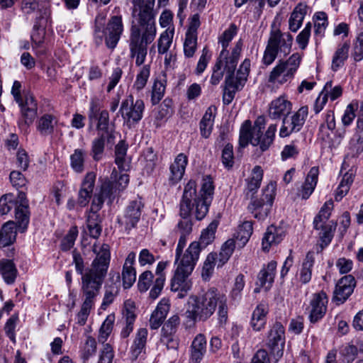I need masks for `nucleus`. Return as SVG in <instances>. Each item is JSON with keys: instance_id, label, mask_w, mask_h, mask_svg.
Returning a JSON list of instances; mask_svg holds the SVG:
<instances>
[{"instance_id": "b1692460", "label": "nucleus", "mask_w": 363, "mask_h": 363, "mask_svg": "<svg viewBox=\"0 0 363 363\" xmlns=\"http://www.w3.org/2000/svg\"><path fill=\"white\" fill-rule=\"evenodd\" d=\"M135 319V308L133 302L130 301H125L123 311V326L120 333L121 338L125 339L129 337L133 330Z\"/></svg>"}, {"instance_id": "aec40b11", "label": "nucleus", "mask_w": 363, "mask_h": 363, "mask_svg": "<svg viewBox=\"0 0 363 363\" xmlns=\"http://www.w3.org/2000/svg\"><path fill=\"white\" fill-rule=\"evenodd\" d=\"M355 286L356 281L353 276H344L336 284L333 300L338 303H343L352 294Z\"/></svg>"}, {"instance_id": "393cba45", "label": "nucleus", "mask_w": 363, "mask_h": 363, "mask_svg": "<svg viewBox=\"0 0 363 363\" xmlns=\"http://www.w3.org/2000/svg\"><path fill=\"white\" fill-rule=\"evenodd\" d=\"M319 169L313 167L309 170L304 182L298 190L297 196L303 200L308 199L314 191L318 179Z\"/></svg>"}, {"instance_id": "f257e3e1", "label": "nucleus", "mask_w": 363, "mask_h": 363, "mask_svg": "<svg viewBox=\"0 0 363 363\" xmlns=\"http://www.w3.org/2000/svg\"><path fill=\"white\" fill-rule=\"evenodd\" d=\"M214 191L213 179L210 176L203 177L199 194L196 192V183L190 179L184 186L180 202V216L182 219L177 228L180 235H189L192 223L189 218L194 214L197 220H202L207 214Z\"/></svg>"}, {"instance_id": "f704fd0d", "label": "nucleus", "mask_w": 363, "mask_h": 363, "mask_svg": "<svg viewBox=\"0 0 363 363\" xmlns=\"http://www.w3.org/2000/svg\"><path fill=\"white\" fill-rule=\"evenodd\" d=\"M0 275L9 285L13 284L18 275L16 264L11 259H2L0 261Z\"/></svg>"}, {"instance_id": "e433bc0d", "label": "nucleus", "mask_w": 363, "mask_h": 363, "mask_svg": "<svg viewBox=\"0 0 363 363\" xmlns=\"http://www.w3.org/2000/svg\"><path fill=\"white\" fill-rule=\"evenodd\" d=\"M99 107L96 101H92L90 105L89 118L91 121L93 118L98 119L97 130H104L109 126V115L107 111L104 110L100 112L98 117Z\"/></svg>"}, {"instance_id": "bb28decb", "label": "nucleus", "mask_w": 363, "mask_h": 363, "mask_svg": "<svg viewBox=\"0 0 363 363\" xmlns=\"http://www.w3.org/2000/svg\"><path fill=\"white\" fill-rule=\"evenodd\" d=\"M269 313V306L265 301L260 302L252 312L250 325L254 330L259 331L263 329L267 323V315Z\"/></svg>"}, {"instance_id": "09e8293b", "label": "nucleus", "mask_w": 363, "mask_h": 363, "mask_svg": "<svg viewBox=\"0 0 363 363\" xmlns=\"http://www.w3.org/2000/svg\"><path fill=\"white\" fill-rule=\"evenodd\" d=\"M250 70V60L249 59H245L242 63L240 65L236 76L234 74H227L226 77L228 78H233L234 82L238 84L244 86L247 77Z\"/></svg>"}, {"instance_id": "ddd939ff", "label": "nucleus", "mask_w": 363, "mask_h": 363, "mask_svg": "<svg viewBox=\"0 0 363 363\" xmlns=\"http://www.w3.org/2000/svg\"><path fill=\"white\" fill-rule=\"evenodd\" d=\"M308 113V108L307 106L301 107L290 118H284L283 119L282 125L280 128L279 136L285 138L289 136L293 133H297L301 130Z\"/></svg>"}, {"instance_id": "a878e982", "label": "nucleus", "mask_w": 363, "mask_h": 363, "mask_svg": "<svg viewBox=\"0 0 363 363\" xmlns=\"http://www.w3.org/2000/svg\"><path fill=\"white\" fill-rule=\"evenodd\" d=\"M286 233L283 228L274 225L269 226L262 238V248L268 251L273 245H277L281 242Z\"/></svg>"}, {"instance_id": "7ed1b4c3", "label": "nucleus", "mask_w": 363, "mask_h": 363, "mask_svg": "<svg viewBox=\"0 0 363 363\" xmlns=\"http://www.w3.org/2000/svg\"><path fill=\"white\" fill-rule=\"evenodd\" d=\"M218 307L220 323H225L228 318V304L225 294L216 288H211L201 295H191L187 302L186 318L193 322L207 320Z\"/></svg>"}, {"instance_id": "9d476101", "label": "nucleus", "mask_w": 363, "mask_h": 363, "mask_svg": "<svg viewBox=\"0 0 363 363\" xmlns=\"http://www.w3.org/2000/svg\"><path fill=\"white\" fill-rule=\"evenodd\" d=\"M276 195V183L269 182L262 190L260 199L252 200L248 210L258 220H264L268 216Z\"/></svg>"}, {"instance_id": "6e6552de", "label": "nucleus", "mask_w": 363, "mask_h": 363, "mask_svg": "<svg viewBox=\"0 0 363 363\" xmlns=\"http://www.w3.org/2000/svg\"><path fill=\"white\" fill-rule=\"evenodd\" d=\"M276 131L277 125H270L264 136H257L252 129L251 122L247 120L244 122L240 130V145L245 147L250 143L254 146L259 145L260 150L264 152L273 143Z\"/></svg>"}, {"instance_id": "c756f323", "label": "nucleus", "mask_w": 363, "mask_h": 363, "mask_svg": "<svg viewBox=\"0 0 363 363\" xmlns=\"http://www.w3.org/2000/svg\"><path fill=\"white\" fill-rule=\"evenodd\" d=\"M291 111V103L285 97L280 96L271 102L269 116L273 119H277L286 116Z\"/></svg>"}, {"instance_id": "37998d69", "label": "nucleus", "mask_w": 363, "mask_h": 363, "mask_svg": "<svg viewBox=\"0 0 363 363\" xmlns=\"http://www.w3.org/2000/svg\"><path fill=\"white\" fill-rule=\"evenodd\" d=\"M57 123L55 118L50 114H45L37 122V130L42 135H49L54 131Z\"/></svg>"}, {"instance_id": "13d9d810", "label": "nucleus", "mask_w": 363, "mask_h": 363, "mask_svg": "<svg viewBox=\"0 0 363 363\" xmlns=\"http://www.w3.org/2000/svg\"><path fill=\"white\" fill-rule=\"evenodd\" d=\"M216 228L217 225L211 223L207 228L202 231L199 241L197 242V243L201 246V250L205 248L213 240Z\"/></svg>"}, {"instance_id": "864d4df0", "label": "nucleus", "mask_w": 363, "mask_h": 363, "mask_svg": "<svg viewBox=\"0 0 363 363\" xmlns=\"http://www.w3.org/2000/svg\"><path fill=\"white\" fill-rule=\"evenodd\" d=\"M114 321L115 315L113 314H110L106 317L99 330V335L98 337L99 342L104 344L107 340L108 336L112 332Z\"/></svg>"}, {"instance_id": "6ab92c4d", "label": "nucleus", "mask_w": 363, "mask_h": 363, "mask_svg": "<svg viewBox=\"0 0 363 363\" xmlns=\"http://www.w3.org/2000/svg\"><path fill=\"white\" fill-rule=\"evenodd\" d=\"M191 274V272H186V271L176 267L171 280V290L179 292L177 296L179 298L186 296L191 289L192 282L189 278Z\"/></svg>"}, {"instance_id": "8fccbe9b", "label": "nucleus", "mask_w": 363, "mask_h": 363, "mask_svg": "<svg viewBox=\"0 0 363 363\" xmlns=\"http://www.w3.org/2000/svg\"><path fill=\"white\" fill-rule=\"evenodd\" d=\"M96 352V341L91 337L87 336L84 342L80 347V356L81 358L86 362L91 357L94 356Z\"/></svg>"}, {"instance_id": "a18cd8bd", "label": "nucleus", "mask_w": 363, "mask_h": 363, "mask_svg": "<svg viewBox=\"0 0 363 363\" xmlns=\"http://www.w3.org/2000/svg\"><path fill=\"white\" fill-rule=\"evenodd\" d=\"M233 80V78L225 77V86L223 94V103L225 105H229L235 98V93L243 87Z\"/></svg>"}, {"instance_id": "4468645a", "label": "nucleus", "mask_w": 363, "mask_h": 363, "mask_svg": "<svg viewBox=\"0 0 363 363\" xmlns=\"http://www.w3.org/2000/svg\"><path fill=\"white\" fill-rule=\"evenodd\" d=\"M285 343L284 328L279 322H276L268 332L267 345L271 352L281 357Z\"/></svg>"}, {"instance_id": "423d86ee", "label": "nucleus", "mask_w": 363, "mask_h": 363, "mask_svg": "<svg viewBox=\"0 0 363 363\" xmlns=\"http://www.w3.org/2000/svg\"><path fill=\"white\" fill-rule=\"evenodd\" d=\"M293 37L289 33H282L279 29L272 30L264 52L262 62L266 66L272 65L279 54L289 55L291 50Z\"/></svg>"}, {"instance_id": "a211bd4d", "label": "nucleus", "mask_w": 363, "mask_h": 363, "mask_svg": "<svg viewBox=\"0 0 363 363\" xmlns=\"http://www.w3.org/2000/svg\"><path fill=\"white\" fill-rule=\"evenodd\" d=\"M242 48V42L239 40L233 47L231 52L228 50H222L217 62H220V65H224V69L227 72V74H234L239 60Z\"/></svg>"}, {"instance_id": "c03bdc74", "label": "nucleus", "mask_w": 363, "mask_h": 363, "mask_svg": "<svg viewBox=\"0 0 363 363\" xmlns=\"http://www.w3.org/2000/svg\"><path fill=\"white\" fill-rule=\"evenodd\" d=\"M127 150L128 145L123 140H121L115 147V162L118 169L121 171L129 169L130 165L125 159Z\"/></svg>"}, {"instance_id": "f3484780", "label": "nucleus", "mask_w": 363, "mask_h": 363, "mask_svg": "<svg viewBox=\"0 0 363 363\" xmlns=\"http://www.w3.org/2000/svg\"><path fill=\"white\" fill-rule=\"evenodd\" d=\"M328 299L323 291L314 294L308 308L311 323H315L321 320L326 311Z\"/></svg>"}, {"instance_id": "680f3d73", "label": "nucleus", "mask_w": 363, "mask_h": 363, "mask_svg": "<svg viewBox=\"0 0 363 363\" xmlns=\"http://www.w3.org/2000/svg\"><path fill=\"white\" fill-rule=\"evenodd\" d=\"M322 92L326 95L327 99L335 101L342 94V88L340 85L333 86L332 81L326 82Z\"/></svg>"}, {"instance_id": "603ef678", "label": "nucleus", "mask_w": 363, "mask_h": 363, "mask_svg": "<svg viewBox=\"0 0 363 363\" xmlns=\"http://www.w3.org/2000/svg\"><path fill=\"white\" fill-rule=\"evenodd\" d=\"M150 74V66L145 65L141 67L136 75L135 81L133 85V89L140 91L144 89Z\"/></svg>"}, {"instance_id": "bf43d9fd", "label": "nucleus", "mask_w": 363, "mask_h": 363, "mask_svg": "<svg viewBox=\"0 0 363 363\" xmlns=\"http://www.w3.org/2000/svg\"><path fill=\"white\" fill-rule=\"evenodd\" d=\"M118 286L116 284H111L106 286L104 299L101 306L103 310H106V308L113 302L116 296L118 294Z\"/></svg>"}, {"instance_id": "f8f14e48", "label": "nucleus", "mask_w": 363, "mask_h": 363, "mask_svg": "<svg viewBox=\"0 0 363 363\" xmlns=\"http://www.w3.org/2000/svg\"><path fill=\"white\" fill-rule=\"evenodd\" d=\"M201 252V246L196 241L192 242L184 253L182 252L177 257L175 254L174 264L177 268L183 269L186 272H193Z\"/></svg>"}, {"instance_id": "2eb2a0df", "label": "nucleus", "mask_w": 363, "mask_h": 363, "mask_svg": "<svg viewBox=\"0 0 363 363\" xmlns=\"http://www.w3.org/2000/svg\"><path fill=\"white\" fill-rule=\"evenodd\" d=\"M143 208V204L141 201H131L127 206L123 216L118 217V223L123 225L127 231L135 228L140 219Z\"/></svg>"}, {"instance_id": "1a4fd4ad", "label": "nucleus", "mask_w": 363, "mask_h": 363, "mask_svg": "<svg viewBox=\"0 0 363 363\" xmlns=\"http://www.w3.org/2000/svg\"><path fill=\"white\" fill-rule=\"evenodd\" d=\"M301 62L298 53L293 54L286 60H279L270 72L268 82L273 84L283 85L291 82L295 75Z\"/></svg>"}, {"instance_id": "dca6fc26", "label": "nucleus", "mask_w": 363, "mask_h": 363, "mask_svg": "<svg viewBox=\"0 0 363 363\" xmlns=\"http://www.w3.org/2000/svg\"><path fill=\"white\" fill-rule=\"evenodd\" d=\"M123 23L121 16H113L108 20L105 28V42L110 48H114L123 33Z\"/></svg>"}, {"instance_id": "9b49d317", "label": "nucleus", "mask_w": 363, "mask_h": 363, "mask_svg": "<svg viewBox=\"0 0 363 363\" xmlns=\"http://www.w3.org/2000/svg\"><path fill=\"white\" fill-rule=\"evenodd\" d=\"M145 110V104L142 99L134 101L132 95L124 99L121 105L119 112L125 123L131 126L138 123L143 118Z\"/></svg>"}, {"instance_id": "79ce46f5", "label": "nucleus", "mask_w": 363, "mask_h": 363, "mask_svg": "<svg viewBox=\"0 0 363 363\" xmlns=\"http://www.w3.org/2000/svg\"><path fill=\"white\" fill-rule=\"evenodd\" d=\"M16 237V223L13 221L6 223L0 231V242L3 246L12 244Z\"/></svg>"}, {"instance_id": "7c9ffc66", "label": "nucleus", "mask_w": 363, "mask_h": 363, "mask_svg": "<svg viewBox=\"0 0 363 363\" xmlns=\"http://www.w3.org/2000/svg\"><path fill=\"white\" fill-rule=\"evenodd\" d=\"M169 310V301L164 298L162 299L150 316L149 322L151 329L156 330L161 326L167 315Z\"/></svg>"}, {"instance_id": "4d7b16f0", "label": "nucleus", "mask_w": 363, "mask_h": 363, "mask_svg": "<svg viewBox=\"0 0 363 363\" xmlns=\"http://www.w3.org/2000/svg\"><path fill=\"white\" fill-rule=\"evenodd\" d=\"M86 152L83 150L77 149L70 156L71 167L76 172H82L84 170Z\"/></svg>"}, {"instance_id": "ea45409f", "label": "nucleus", "mask_w": 363, "mask_h": 363, "mask_svg": "<svg viewBox=\"0 0 363 363\" xmlns=\"http://www.w3.org/2000/svg\"><path fill=\"white\" fill-rule=\"evenodd\" d=\"M349 50L350 45L347 43H344L338 46L332 59L331 69L333 71L336 72L344 65L348 57Z\"/></svg>"}, {"instance_id": "a19ab883", "label": "nucleus", "mask_w": 363, "mask_h": 363, "mask_svg": "<svg viewBox=\"0 0 363 363\" xmlns=\"http://www.w3.org/2000/svg\"><path fill=\"white\" fill-rule=\"evenodd\" d=\"M253 232L252 222L244 221L238 226V230L235 235L237 246L240 248L243 247L248 242Z\"/></svg>"}, {"instance_id": "0eeeda50", "label": "nucleus", "mask_w": 363, "mask_h": 363, "mask_svg": "<svg viewBox=\"0 0 363 363\" xmlns=\"http://www.w3.org/2000/svg\"><path fill=\"white\" fill-rule=\"evenodd\" d=\"M15 208V217L20 228L25 230L29 223L30 213L26 194L20 191L16 196L13 194H6L0 198V214L6 215L12 208Z\"/></svg>"}, {"instance_id": "49530a36", "label": "nucleus", "mask_w": 363, "mask_h": 363, "mask_svg": "<svg viewBox=\"0 0 363 363\" xmlns=\"http://www.w3.org/2000/svg\"><path fill=\"white\" fill-rule=\"evenodd\" d=\"M174 33V28H167L160 34L157 41L158 53L161 55L167 54L172 44V40Z\"/></svg>"}, {"instance_id": "5701e85b", "label": "nucleus", "mask_w": 363, "mask_h": 363, "mask_svg": "<svg viewBox=\"0 0 363 363\" xmlns=\"http://www.w3.org/2000/svg\"><path fill=\"white\" fill-rule=\"evenodd\" d=\"M95 179L96 174L94 172H90L86 174L79 191L77 201V205L81 208L85 207L89 203L94 188Z\"/></svg>"}, {"instance_id": "4c0bfd02", "label": "nucleus", "mask_w": 363, "mask_h": 363, "mask_svg": "<svg viewBox=\"0 0 363 363\" xmlns=\"http://www.w3.org/2000/svg\"><path fill=\"white\" fill-rule=\"evenodd\" d=\"M216 111V106H209L206 109L202 119L200 121V132L201 135L205 138H208L211 133L214 123Z\"/></svg>"}, {"instance_id": "72a5a7b5", "label": "nucleus", "mask_w": 363, "mask_h": 363, "mask_svg": "<svg viewBox=\"0 0 363 363\" xmlns=\"http://www.w3.org/2000/svg\"><path fill=\"white\" fill-rule=\"evenodd\" d=\"M306 12V5L299 3L296 6L289 19V28L291 32L296 33L301 28Z\"/></svg>"}, {"instance_id": "f03ea898", "label": "nucleus", "mask_w": 363, "mask_h": 363, "mask_svg": "<svg viewBox=\"0 0 363 363\" xmlns=\"http://www.w3.org/2000/svg\"><path fill=\"white\" fill-rule=\"evenodd\" d=\"M133 21L130 28L128 45L130 56L135 59V65L144 64L147 55V45L156 37L157 27L153 9L133 11Z\"/></svg>"}, {"instance_id": "3c124183", "label": "nucleus", "mask_w": 363, "mask_h": 363, "mask_svg": "<svg viewBox=\"0 0 363 363\" xmlns=\"http://www.w3.org/2000/svg\"><path fill=\"white\" fill-rule=\"evenodd\" d=\"M101 219L97 213H90L88 216L86 224L89 230V235L91 238H98L102 230L100 225Z\"/></svg>"}, {"instance_id": "473e14b6", "label": "nucleus", "mask_w": 363, "mask_h": 363, "mask_svg": "<svg viewBox=\"0 0 363 363\" xmlns=\"http://www.w3.org/2000/svg\"><path fill=\"white\" fill-rule=\"evenodd\" d=\"M206 352V340L203 335L199 334L194 339L191 346V361L200 363Z\"/></svg>"}, {"instance_id": "052dcab7", "label": "nucleus", "mask_w": 363, "mask_h": 363, "mask_svg": "<svg viewBox=\"0 0 363 363\" xmlns=\"http://www.w3.org/2000/svg\"><path fill=\"white\" fill-rule=\"evenodd\" d=\"M349 150L352 156H357L363 152V130L357 133L351 138Z\"/></svg>"}, {"instance_id": "20e7f679", "label": "nucleus", "mask_w": 363, "mask_h": 363, "mask_svg": "<svg viewBox=\"0 0 363 363\" xmlns=\"http://www.w3.org/2000/svg\"><path fill=\"white\" fill-rule=\"evenodd\" d=\"M104 272H101L97 275L88 272L83 277L82 293L84 301L80 311L77 313V323L84 325L90 313V311L94 305L95 299L101 287V279Z\"/></svg>"}, {"instance_id": "de8ad7c7", "label": "nucleus", "mask_w": 363, "mask_h": 363, "mask_svg": "<svg viewBox=\"0 0 363 363\" xmlns=\"http://www.w3.org/2000/svg\"><path fill=\"white\" fill-rule=\"evenodd\" d=\"M359 352L363 353V342L357 339L352 340L342 350L348 362L353 361Z\"/></svg>"}, {"instance_id": "cd10ccee", "label": "nucleus", "mask_w": 363, "mask_h": 363, "mask_svg": "<svg viewBox=\"0 0 363 363\" xmlns=\"http://www.w3.org/2000/svg\"><path fill=\"white\" fill-rule=\"evenodd\" d=\"M277 264V262L272 260L267 266L263 267L258 274L257 285L264 287L266 291L272 287L276 274Z\"/></svg>"}, {"instance_id": "6e6d98bb", "label": "nucleus", "mask_w": 363, "mask_h": 363, "mask_svg": "<svg viewBox=\"0 0 363 363\" xmlns=\"http://www.w3.org/2000/svg\"><path fill=\"white\" fill-rule=\"evenodd\" d=\"M237 245V242L234 239L228 240L223 245L219 254V263L218 266H222L224 264L232 255L235 246Z\"/></svg>"}, {"instance_id": "c85d7f7f", "label": "nucleus", "mask_w": 363, "mask_h": 363, "mask_svg": "<svg viewBox=\"0 0 363 363\" xmlns=\"http://www.w3.org/2000/svg\"><path fill=\"white\" fill-rule=\"evenodd\" d=\"M277 264V262L272 260L267 266L263 267L258 274L257 285L264 287L266 291L272 287L276 274Z\"/></svg>"}, {"instance_id": "69168bd1", "label": "nucleus", "mask_w": 363, "mask_h": 363, "mask_svg": "<svg viewBox=\"0 0 363 363\" xmlns=\"http://www.w3.org/2000/svg\"><path fill=\"white\" fill-rule=\"evenodd\" d=\"M328 26L327 16L324 12H319L315 15V34L322 37Z\"/></svg>"}, {"instance_id": "338daca9", "label": "nucleus", "mask_w": 363, "mask_h": 363, "mask_svg": "<svg viewBox=\"0 0 363 363\" xmlns=\"http://www.w3.org/2000/svg\"><path fill=\"white\" fill-rule=\"evenodd\" d=\"M165 86L161 81H155L152 87L151 101L153 105L157 104L162 99Z\"/></svg>"}, {"instance_id": "774afa93", "label": "nucleus", "mask_w": 363, "mask_h": 363, "mask_svg": "<svg viewBox=\"0 0 363 363\" xmlns=\"http://www.w3.org/2000/svg\"><path fill=\"white\" fill-rule=\"evenodd\" d=\"M352 55L357 62L363 60V31L360 32L354 43Z\"/></svg>"}, {"instance_id": "39448f33", "label": "nucleus", "mask_w": 363, "mask_h": 363, "mask_svg": "<svg viewBox=\"0 0 363 363\" xmlns=\"http://www.w3.org/2000/svg\"><path fill=\"white\" fill-rule=\"evenodd\" d=\"M97 248V245L96 244L94 245L93 250L96 254V257L94 259L91 267L86 269L85 272L83 258L80 254L75 251L73 252V262L75 265L76 271L78 274L82 275V288L83 287V277L85 274H88V272H92V274L97 275L101 273V272H104L101 279V284L106 275L110 261L109 246L106 244H103L100 247L99 250H98Z\"/></svg>"}, {"instance_id": "2f4dec72", "label": "nucleus", "mask_w": 363, "mask_h": 363, "mask_svg": "<svg viewBox=\"0 0 363 363\" xmlns=\"http://www.w3.org/2000/svg\"><path fill=\"white\" fill-rule=\"evenodd\" d=\"M148 331L145 328H139L130 348V352L133 359H135L138 356L145 352Z\"/></svg>"}, {"instance_id": "58836bf2", "label": "nucleus", "mask_w": 363, "mask_h": 363, "mask_svg": "<svg viewBox=\"0 0 363 363\" xmlns=\"http://www.w3.org/2000/svg\"><path fill=\"white\" fill-rule=\"evenodd\" d=\"M314 262L315 253L314 252L310 251L307 253L300 269L299 280L302 284H306L311 281Z\"/></svg>"}, {"instance_id": "e2e57ef3", "label": "nucleus", "mask_w": 363, "mask_h": 363, "mask_svg": "<svg viewBox=\"0 0 363 363\" xmlns=\"http://www.w3.org/2000/svg\"><path fill=\"white\" fill-rule=\"evenodd\" d=\"M78 236V229L77 226H72L69 230L67 235L61 242V249L64 251L70 250L74 245V242Z\"/></svg>"}, {"instance_id": "412c9836", "label": "nucleus", "mask_w": 363, "mask_h": 363, "mask_svg": "<svg viewBox=\"0 0 363 363\" xmlns=\"http://www.w3.org/2000/svg\"><path fill=\"white\" fill-rule=\"evenodd\" d=\"M21 107L23 122L25 125L31 124L37 116V103L34 97L30 94H26L20 101H16Z\"/></svg>"}, {"instance_id": "0e129e2a", "label": "nucleus", "mask_w": 363, "mask_h": 363, "mask_svg": "<svg viewBox=\"0 0 363 363\" xmlns=\"http://www.w3.org/2000/svg\"><path fill=\"white\" fill-rule=\"evenodd\" d=\"M180 320L177 315L170 317L162 326V335H173L177 330Z\"/></svg>"}, {"instance_id": "4be33fe9", "label": "nucleus", "mask_w": 363, "mask_h": 363, "mask_svg": "<svg viewBox=\"0 0 363 363\" xmlns=\"http://www.w3.org/2000/svg\"><path fill=\"white\" fill-rule=\"evenodd\" d=\"M188 157L184 153H179L169 166V182L174 185L182 180L188 164Z\"/></svg>"}, {"instance_id": "c9c22d12", "label": "nucleus", "mask_w": 363, "mask_h": 363, "mask_svg": "<svg viewBox=\"0 0 363 363\" xmlns=\"http://www.w3.org/2000/svg\"><path fill=\"white\" fill-rule=\"evenodd\" d=\"M263 178V170L260 166H255L250 176L246 179L245 193L247 195L250 194L252 196L258 190L260 186L261 182Z\"/></svg>"}, {"instance_id": "5fc2aeb1", "label": "nucleus", "mask_w": 363, "mask_h": 363, "mask_svg": "<svg viewBox=\"0 0 363 363\" xmlns=\"http://www.w3.org/2000/svg\"><path fill=\"white\" fill-rule=\"evenodd\" d=\"M321 232L320 233V242L315 245V250L317 253L320 252L325 247H327L331 242L333 233V228L331 225L320 227Z\"/></svg>"}]
</instances>
